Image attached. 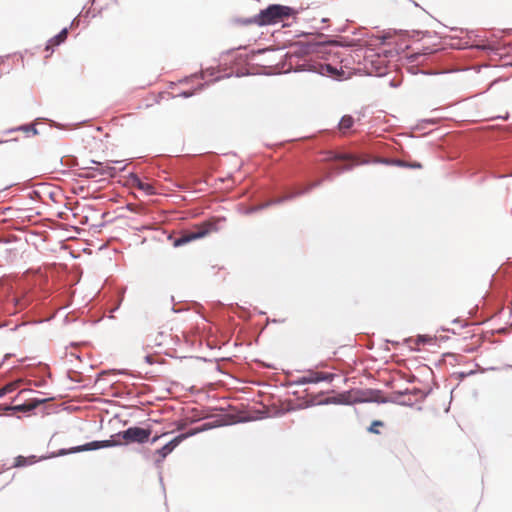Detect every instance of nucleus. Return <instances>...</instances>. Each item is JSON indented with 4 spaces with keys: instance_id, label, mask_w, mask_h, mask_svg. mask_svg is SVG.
Returning a JSON list of instances; mask_svg holds the SVG:
<instances>
[{
    "instance_id": "1",
    "label": "nucleus",
    "mask_w": 512,
    "mask_h": 512,
    "mask_svg": "<svg viewBox=\"0 0 512 512\" xmlns=\"http://www.w3.org/2000/svg\"><path fill=\"white\" fill-rule=\"evenodd\" d=\"M294 14L292 8L284 5L273 4L266 9L261 10L260 13L253 19L247 20L248 24H257L259 26H266L276 24L284 19L289 18Z\"/></svg>"
},
{
    "instance_id": "2",
    "label": "nucleus",
    "mask_w": 512,
    "mask_h": 512,
    "mask_svg": "<svg viewBox=\"0 0 512 512\" xmlns=\"http://www.w3.org/2000/svg\"><path fill=\"white\" fill-rule=\"evenodd\" d=\"M219 220L205 221L195 227L193 231H186L174 241V246H182L193 240L203 238L212 232L218 231Z\"/></svg>"
},
{
    "instance_id": "3",
    "label": "nucleus",
    "mask_w": 512,
    "mask_h": 512,
    "mask_svg": "<svg viewBox=\"0 0 512 512\" xmlns=\"http://www.w3.org/2000/svg\"><path fill=\"white\" fill-rule=\"evenodd\" d=\"M151 435V431L140 427H130L125 431L117 434V436L123 439L126 443H144Z\"/></svg>"
},
{
    "instance_id": "4",
    "label": "nucleus",
    "mask_w": 512,
    "mask_h": 512,
    "mask_svg": "<svg viewBox=\"0 0 512 512\" xmlns=\"http://www.w3.org/2000/svg\"><path fill=\"white\" fill-rule=\"evenodd\" d=\"M188 434H181L175 437L173 440H171L169 443H167L162 448L158 449L155 452V455L157 456L156 462L161 463L167 455H169L181 442L184 440Z\"/></svg>"
},
{
    "instance_id": "5",
    "label": "nucleus",
    "mask_w": 512,
    "mask_h": 512,
    "mask_svg": "<svg viewBox=\"0 0 512 512\" xmlns=\"http://www.w3.org/2000/svg\"><path fill=\"white\" fill-rule=\"evenodd\" d=\"M325 158L324 161H333V160H353L355 164H367L369 161L367 159L361 158L360 156L349 154V153H338L333 151L324 152Z\"/></svg>"
},
{
    "instance_id": "6",
    "label": "nucleus",
    "mask_w": 512,
    "mask_h": 512,
    "mask_svg": "<svg viewBox=\"0 0 512 512\" xmlns=\"http://www.w3.org/2000/svg\"><path fill=\"white\" fill-rule=\"evenodd\" d=\"M333 378L332 374L319 372V371H308L306 374L301 376L298 380L299 384L318 383L321 381H331Z\"/></svg>"
},
{
    "instance_id": "7",
    "label": "nucleus",
    "mask_w": 512,
    "mask_h": 512,
    "mask_svg": "<svg viewBox=\"0 0 512 512\" xmlns=\"http://www.w3.org/2000/svg\"><path fill=\"white\" fill-rule=\"evenodd\" d=\"M121 444L119 440H105V441H93L87 443L83 446H80L75 449V451H87V450H96L100 448L112 447Z\"/></svg>"
},
{
    "instance_id": "8",
    "label": "nucleus",
    "mask_w": 512,
    "mask_h": 512,
    "mask_svg": "<svg viewBox=\"0 0 512 512\" xmlns=\"http://www.w3.org/2000/svg\"><path fill=\"white\" fill-rule=\"evenodd\" d=\"M45 402V399L29 398L25 403L14 405L10 409L18 412H29Z\"/></svg>"
},
{
    "instance_id": "9",
    "label": "nucleus",
    "mask_w": 512,
    "mask_h": 512,
    "mask_svg": "<svg viewBox=\"0 0 512 512\" xmlns=\"http://www.w3.org/2000/svg\"><path fill=\"white\" fill-rule=\"evenodd\" d=\"M129 183L132 187H136L139 190L144 191L148 195L155 193L153 185L150 183L143 182L137 175L132 174L129 178Z\"/></svg>"
},
{
    "instance_id": "10",
    "label": "nucleus",
    "mask_w": 512,
    "mask_h": 512,
    "mask_svg": "<svg viewBox=\"0 0 512 512\" xmlns=\"http://www.w3.org/2000/svg\"><path fill=\"white\" fill-rule=\"evenodd\" d=\"M353 125V117L350 115H344L338 124V129L343 135H345L353 127Z\"/></svg>"
},
{
    "instance_id": "11",
    "label": "nucleus",
    "mask_w": 512,
    "mask_h": 512,
    "mask_svg": "<svg viewBox=\"0 0 512 512\" xmlns=\"http://www.w3.org/2000/svg\"><path fill=\"white\" fill-rule=\"evenodd\" d=\"M97 164V168H95L96 171H98L101 175H105V176H108V177H114V175L116 174V167L112 166L110 163H106V164H103V163H96Z\"/></svg>"
},
{
    "instance_id": "12",
    "label": "nucleus",
    "mask_w": 512,
    "mask_h": 512,
    "mask_svg": "<svg viewBox=\"0 0 512 512\" xmlns=\"http://www.w3.org/2000/svg\"><path fill=\"white\" fill-rule=\"evenodd\" d=\"M317 71L322 75L339 76L338 70L330 64H319Z\"/></svg>"
},
{
    "instance_id": "13",
    "label": "nucleus",
    "mask_w": 512,
    "mask_h": 512,
    "mask_svg": "<svg viewBox=\"0 0 512 512\" xmlns=\"http://www.w3.org/2000/svg\"><path fill=\"white\" fill-rule=\"evenodd\" d=\"M68 30L64 28L58 35L50 39L49 45L47 46V49H49L52 46H57L64 42L67 38Z\"/></svg>"
},
{
    "instance_id": "14",
    "label": "nucleus",
    "mask_w": 512,
    "mask_h": 512,
    "mask_svg": "<svg viewBox=\"0 0 512 512\" xmlns=\"http://www.w3.org/2000/svg\"><path fill=\"white\" fill-rule=\"evenodd\" d=\"M36 462L35 456L31 457H24V456H17L15 458L14 467H23L26 465H30Z\"/></svg>"
},
{
    "instance_id": "15",
    "label": "nucleus",
    "mask_w": 512,
    "mask_h": 512,
    "mask_svg": "<svg viewBox=\"0 0 512 512\" xmlns=\"http://www.w3.org/2000/svg\"><path fill=\"white\" fill-rule=\"evenodd\" d=\"M17 387H18V383L17 382H12V383H9V384L5 385L4 387H2L0 389V397L4 396L7 393L13 392Z\"/></svg>"
},
{
    "instance_id": "16",
    "label": "nucleus",
    "mask_w": 512,
    "mask_h": 512,
    "mask_svg": "<svg viewBox=\"0 0 512 512\" xmlns=\"http://www.w3.org/2000/svg\"><path fill=\"white\" fill-rule=\"evenodd\" d=\"M346 161L348 162L347 164L337 168L338 172L349 171L354 166H358L359 165V164H355V162L353 160H346Z\"/></svg>"
},
{
    "instance_id": "17",
    "label": "nucleus",
    "mask_w": 512,
    "mask_h": 512,
    "mask_svg": "<svg viewBox=\"0 0 512 512\" xmlns=\"http://www.w3.org/2000/svg\"><path fill=\"white\" fill-rule=\"evenodd\" d=\"M381 426H383V423L379 420H375L371 423V425L369 427V431L371 433L379 434L378 427H381Z\"/></svg>"
},
{
    "instance_id": "18",
    "label": "nucleus",
    "mask_w": 512,
    "mask_h": 512,
    "mask_svg": "<svg viewBox=\"0 0 512 512\" xmlns=\"http://www.w3.org/2000/svg\"><path fill=\"white\" fill-rule=\"evenodd\" d=\"M15 300H16V306L19 309H23L28 304V300H26V299H15Z\"/></svg>"
},
{
    "instance_id": "19",
    "label": "nucleus",
    "mask_w": 512,
    "mask_h": 512,
    "mask_svg": "<svg viewBox=\"0 0 512 512\" xmlns=\"http://www.w3.org/2000/svg\"><path fill=\"white\" fill-rule=\"evenodd\" d=\"M24 130L27 132V133H32L33 135H35L37 133V130L35 127L33 126H27L24 128Z\"/></svg>"
},
{
    "instance_id": "20",
    "label": "nucleus",
    "mask_w": 512,
    "mask_h": 512,
    "mask_svg": "<svg viewBox=\"0 0 512 512\" xmlns=\"http://www.w3.org/2000/svg\"><path fill=\"white\" fill-rule=\"evenodd\" d=\"M145 361L149 364H153L154 363V357L152 355H146L144 357Z\"/></svg>"
},
{
    "instance_id": "21",
    "label": "nucleus",
    "mask_w": 512,
    "mask_h": 512,
    "mask_svg": "<svg viewBox=\"0 0 512 512\" xmlns=\"http://www.w3.org/2000/svg\"><path fill=\"white\" fill-rule=\"evenodd\" d=\"M319 184H320V182H315V183L311 184V185L309 186L308 190L312 189L313 187L318 186Z\"/></svg>"
},
{
    "instance_id": "22",
    "label": "nucleus",
    "mask_w": 512,
    "mask_h": 512,
    "mask_svg": "<svg viewBox=\"0 0 512 512\" xmlns=\"http://www.w3.org/2000/svg\"><path fill=\"white\" fill-rule=\"evenodd\" d=\"M191 95H192V93H190V92H184V93H183V96H184V97H189V96H191Z\"/></svg>"
},
{
    "instance_id": "23",
    "label": "nucleus",
    "mask_w": 512,
    "mask_h": 512,
    "mask_svg": "<svg viewBox=\"0 0 512 512\" xmlns=\"http://www.w3.org/2000/svg\"><path fill=\"white\" fill-rule=\"evenodd\" d=\"M30 392H31L30 390H22V391L20 392V394L22 395V394L30 393Z\"/></svg>"
},
{
    "instance_id": "24",
    "label": "nucleus",
    "mask_w": 512,
    "mask_h": 512,
    "mask_svg": "<svg viewBox=\"0 0 512 512\" xmlns=\"http://www.w3.org/2000/svg\"><path fill=\"white\" fill-rule=\"evenodd\" d=\"M158 439H159V436H155V437H153L152 442L154 443V442H156Z\"/></svg>"
},
{
    "instance_id": "25",
    "label": "nucleus",
    "mask_w": 512,
    "mask_h": 512,
    "mask_svg": "<svg viewBox=\"0 0 512 512\" xmlns=\"http://www.w3.org/2000/svg\"><path fill=\"white\" fill-rule=\"evenodd\" d=\"M412 167H417V168H419V167H421V165H420V164H414V165H412Z\"/></svg>"
},
{
    "instance_id": "26",
    "label": "nucleus",
    "mask_w": 512,
    "mask_h": 512,
    "mask_svg": "<svg viewBox=\"0 0 512 512\" xmlns=\"http://www.w3.org/2000/svg\"><path fill=\"white\" fill-rule=\"evenodd\" d=\"M270 204H271V203H266L265 205H263V206H262V208H263V207H267V206H269Z\"/></svg>"
}]
</instances>
